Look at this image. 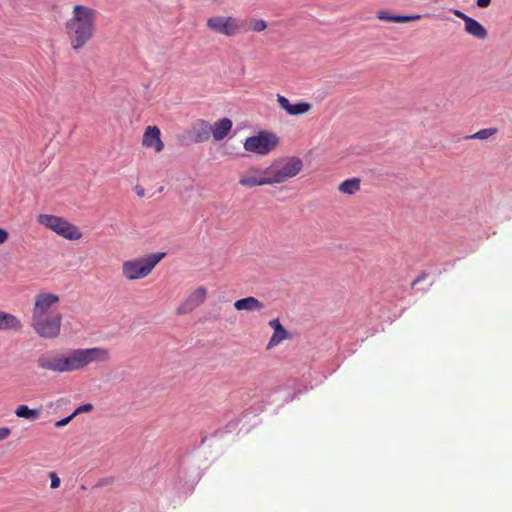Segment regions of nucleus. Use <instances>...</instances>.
Wrapping results in <instances>:
<instances>
[{"label":"nucleus","mask_w":512,"mask_h":512,"mask_svg":"<svg viewBox=\"0 0 512 512\" xmlns=\"http://www.w3.org/2000/svg\"><path fill=\"white\" fill-rule=\"evenodd\" d=\"M62 315L59 312L50 315L32 316L31 327L40 337L54 339L60 335Z\"/></svg>","instance_id":"5"},{"label":"nucleus","mask_w":512,"mask_h":512,"mask_svg":"<svg viewBox=\"0 0 512 512\" xmlns=\"http://www.w3.org/2000/svg\"><path fill=\"white\" fill-rule=\"evenodd\" d=\"M239 184L251 188L255 186L271 185V181L269 175L264 173V169L253 167L240 177Z\"/></svg>","instance_id":"11"},{"label":"nucleus","mask_w":512,"mask_h":512,"mask_svg":"<svg viewBox=\"0 0 512 512\" xmlns=\"http://www.w3.org/2000/svg\"><path fill=\"white\" fill-rule=\"evenodd\" d=\"M166 253H151L142 258L127 260L122 264V274L127 280H137L148 276Z\"/></svg>","instance_id":"4"},{"label":"nucleus","mask_w":512,"mask_h":512,"mask_svg":"<svg viewBox=\"0 0 512 512\" xmlns=\"http://www.w3.org/2000/svg\"><path fill=\"white\" fill-rule=\"evenodd\" d=\"M8 237V232L5 229L0 228V244L4 243L8 239Z\"/></svg>","instance_id":"30"},{"label":"nucleus","mask_w":512,"mask_h":512,"mask_svg":"<svg viewBox=\"0 0 512 512\" xmlns=\"http://www.w3.org/2000/svg\"><path fill=\"white\" fill-rule=\"evenodd\" d=\"M10 435V429L7 427L0 428V440L6 439Z\"/></svg>","instance_id":"29"},{"label":"nucleus","mask_w":512,"mask_h":512,"mask_svg":"<svg viewBox=\"0 0 512 512\" xmlns=\"http://www.w3.org/2000/svg\"><path fill=\"white\" fill-rule=\"evenodd\" d=\"M278 144L276 134L268 131H261L257 135L248 137L245 140L244 148L248 152L266 155Z\"/></svg>","instance_id":"7"},{"label":"nucleus","mask_w":512,"mask_h":512,"mask_svg":"<svg viewBox=\"0 0 512 512\" xmlns=\"http://www.w3.org/2000/svg\"><path fill=\"white\" fill-rule=\"evenodd\" d=\"M59 301V297L53 293L42 292L36 295L32 316L50 315L51 307Z\"/></svg>","instance_id":"9"},{"label":"nucleus","mask_w":512,"mask_h":512,"mask_svg":"<svg viewBox=\"0 0 512 512\" xmlns=\"http://www.w3.org/2000/svg\"><path fill=\"white\" fill-rule=\"evenodd\" d=\"M477 6L480 8H486L490 5L491 0H477Z\"/></svg>","instance_id":"31"},{"label":"nucleus","mask_w":512,"mask_h":512,"mask_svg":"<svg viewBox=\"0 0 512 512\" xmlns=\"http://www.w3.org/2000/svg\"><path fill=\"white\" fill-rule=\"evenodd\" d=\"M110 360V352L103 347L71 349L67 353L50 350L37 359L39 368L57 373L79 371L92 363Z\"/></svg>","instance_id":"1"},{"label":"nucleus","mask_w":512,"mask_h":512,"mask_svg":"<svg viewBox=\"0 0 512 512\" xmlns=\"http://www.w3.org/2000/svg\"><path fill=\"white\" fill-rule=\"evenodd\" d=\"M302 168L303 161L297 156H292L273 162L264 169V173L269 175L271 185H274L297 176Z\"/></svg>","instance_id":"3"},{"label":"nucleus","mask_w":512,"mask_h":512,"mask_svg":"<svg viewBox=\"0 0 512 512\" xmlns=\"http://www.w3.org/2000/svg\"><path fill=\"white\" fill-rule=\"evenodd\" d=\"M378 18L383 21L396 22V23H406L414 20H418L421 18L420 15H393L388 10H382L378 12Z\"/></svg>","instance_id":"20"},{"label":"nucleus","mask_w":512,"mask_h":512,"mask_svg":"<svg viewBox=\"0 0 512 512\" xmlns=\"http://www.w3.org/2000/svg\"><path fill=\"white\" fill-rule=\"evenodd\" d=\"M496 133H497L496 128H487V129L479 130L478 132H476L473 135L468 136L467 138L468 139L484 140V139H488L489 137L495 135Z\"/></svg>","instance_id":"23"},{"label":"nucleus","mask_w":512,"mask_h":512,"mask_svg":"<svg viewBox=\"0 0 512 512\" xmlns=\"http://www.w3.org/2000/svg\"><path fill=\"white\" fill-rule=\"evenodd\" d=\"M464 30L467 34L478 40H485L488 37L486 28L473 18H471L469 21H466Z\"/></svg>","instance_id":"18"},{"label":"nucleus","mask_w":512,"mask_h":512,"mask_svg":"<svg viewBox=\"0 0 512 512\" xmlns=\"http://www.w3.org/2000/svg\"><path fill=\"white\" fill-rule=\"evenodd\" d=\"M50 478H51V488H53V489L58 488L60 485L59 477L54 472H51Z\"/></svg>","instance_id":"27"},{"label":"nucleus","mask_w":512,"mask_h":512,"mask_svg":"<svg viewBox=\"0 0 512 512\" xmlns=\"http://www.w3.org/2000/svg\"><path fill=\"white\" fill-rule=\"evenodd\" d=\"M16 416L28 420H36L40 416L39 409H31L27 405H20L15 410Z\"/></svg>","instance_id":"22"},{"label":"nucleus","mask_w":512,"mask_h":512,"mask_svg":"<svg viewBox=\"0 0 512 512\" xmlns=\"http://www.w3.org/2000/svg\"><path fill=\"white\" fill-rule=\"evenodd\" d=\"M277 102L279 106L285 110L289 115H301L310 111L311 105L306 102H298L296 104L290 103V101L280 94L277 95Z\"/></svg>","instance_id":"12"},{"label":"nucleus","mask_w":512,"mask_h":512,"mask_svg":"<svg viewBox=\"0 0 512 512\" xmlns=\"http://www.w3.org/2000/svg\"><path fill=\"white\" fill-rule=\"evenodd\" d=\"M138 196L142 197L144 195V190L140 189L137 191Z\"/></svg>","instance_id":"33"},{"label":"nucleus","mask_w":512,"mask_h":512,"mask_svg":"<svg viewBox=\"0 0 512 512\" xmlns=\"http://www.w3.org/2000/svg\"><path fill=\"white\" fill-rule=\"evenodd\" d=\"M143 146L151 148L153 147L157 152H160L164 144L160 139V130L156 126H148L145 130L143 141Z\"/></svg>","instance_id":"14"},{"label":"nucleus","mask_w":512,"mask_h":512,"mask_svg":"<svg viewBox=\"0 0 512 512\" xmlns=\"http://www.w3.org/2000/svg\"><path fill=\"white\" fill-rule=\"evenodd\" d=\"M453 13L464 21V25L466 24V21H469L471 19V17H469L468 15L459 10H454Z\"/></svg>","instance_id":"28"},{"label":"nucleus","mask_w":512,"mask_h":512,"mask_svg":"<svg viewBox=\"0 0 512 512\" xmlns=\"http://www.w3.org/2000/svg\"><path fill=\"white\" fill-rule=\"evenodd\" d=\"M269 326L274 329V333L271 336L267 349H271L272 347L278 345L281 341L285 340L288 337V332L281 325L278 319H273L269 322Z\"/></svg>","instance_id":"17"},{"label":"nucleus","mask_w":512,"mask_h":512,"mask_svg":"<svg viewBox=\"0 0 512 512\" xmlns=\"http://www.w3.org/2000/svg\"><path fill=\"white\" fill-rule=\"evenodd\" d=\"M39 224L49 228L58 235L68 240H78L82 237V233L77 226L71 224L62 217L41 214L38 216Z\"/></svg>","instance_id":"6"},{"label":"nucleus","mask_w":512,"mask_h":512,"mask_svg":"<svg viewBox=\"0 0 512 512\" xmlns=\"http://www.w3.org/2000/svg\"><path fill=\"white\" fill-rule=\"evenodd\" d=\"M92 409H93L92 404H90V403L83 404L74 410L73 415L77 416L80 413L90 412Z\"/></svg>","instance_id":"25"},{"label":"nucleus","mask_w":512,"mask_h":512,"mask_svg":"<svg viewBox=\"0 0 512 512\" xmlns=\"http://www.w3.org/2000/svg\"><path fill=\"white\" fill-rule=\"evenodd\" d=\"M246 23L238 18L214 16L207 20V27L219 34L231 37L245 30Z\"/></svg>","instance_id":"8"},{"label":"nucleus","mask_w":512,"mask_h":512,"mask_svg":"<svg viewBox=\"0 0 512 512\" xmlns=\"http://www.w3.org/2000/svg\"><path fill=\"white\" fill-rule=\"evenodd\" d=\"M74 417H75V416H74V415H73V413H72L71 415H69V416H67V417H65V418H63V419H61V420L57 421V422L55 423V426H56L57 428L64 427V426H66V425H67V424H68V423H69V422H70Z\"/></svg>","instance_id":"26"},{"label":"nucleus","mask_w":512,"mask_h":512,"mask_svg":"<svg viewBox=\"0 0 512 512\" xmlns=\"http://www.w3.org/2000/svg\"><path fill=\"white\" fill-rule=\"evenodd\" d=\"M212 131V125L206 121L199 119L193 123L191 132L193 134V140L196 143L206 142L210 139Z\"/></svg>","instance_id":"13"},{"label":"nucleus","mask_w":512,"mask_h":512,"mask_svg":"<svg viewBox=\"0 0 512 512\" xmlns=\"http://www.w3.org/2000/svg\"><path fill=\"white\" fill-rule=\"evenodd\" d=\"M232 121L229 118H222L212 125L211 134L216 141L223 140L232 128Z\"/></svg>","instance_id":"15"},{"label":"nucleus","mask_w":512,"mask_h":512,"mask_svg":"<svg viewBox=\"0 0 512 512\" xmlns=\"http://www.w3.org/2000/svg\"><path fill=\"white\" fill-rule=\"evenodd\" d=\"M207 296V290L205 287L200 286L192 291L189 296L179 305L177 313L180 315L188 314L201 305Z\"/></svg>","instance_id":"10"},{"label":"nucleus","mask_w":512,"mask_h":512,"mask_svg":"<svg viewBox=\"0 0 512 512\" xmlns=\"http://www.w3.org/2000/svg\"><path fill=\"white\" fill-rule=\"evenodd\" d=\"M266 27L267 25L264 20L259 19L252 22V30L255 32H261L265 30Z\"/></svg>","instance_id":"24"},{"label":"nucleus","mask_w":512,"mask_h":512,"mask_svg":"<svg viewBox=\"0 0 512 512\" xmlns=\"http://www.w3.org/2000/svg\"><path fill=\"white\" fill-rule=\"evenodd\" d=\"M96 11L92 8L76 5L73 17L67 22V32L74 49L84 46L93 36Z\"/></svg>","instance_id":"2"},{"label":"nucleus","mask_w":512,"mask_h":512,"mask_svg":"<svg viewBox=\"0 0 512 512\" xmlns=\"http://www.w3.org/2000/svg\"><path fill=\"white\" fill-rule=\"evenodd\" d=\"M338 190L344 194L353 195L360 190V180L358 178H350L343 181Z\"/></svg>","instance_id":"21"},{"label":"nucleus","mask_w":512,"mask_h":512,"mask_svg":"<svg viewBox=\"0 0 512 512\" xmlns=\"http://www.w3.org/2000/svg\"><path fill=\"white\" fill-rule=\"evenodd\" d=\"M22 328V322L15 315L0 311V330H13L19 332Z\"/></svg>","instance_id":"16"},{"label":"nucleus","mask_w":512,"mask_h":512,"mask_svg":"<svg viewBox=\"0 0 512 512\" xmlns=\"http://www.w3.org/2000/svg\"><path fill=\"white\" fill-rule=\"evenodd\" d=\"M426 275L421 274L419 275L415 280L412 281L411 285L414 287L417 283L421 282L423 279H425Z\"/></svg>","instance_id":"32"},{"label":"nucleus","mask_w":512,"mask_h":512,"mask_svg":"<svg viewBox=\"0 0 512 512\" xmlns=\"http://www.w3.org/2000/svg\"><path fill=\"white\" fill-rule=\"evenodd\" d=\"M234 308L238 311H260L264 308V304L255 297L249 296L235 301Z\"/></svg>","instance_id":"19"}]
</instances>
